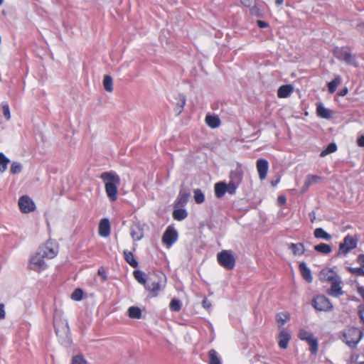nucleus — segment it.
<instances>
[{
    "mask_svg": "<svg viewBox=\"0 0 364 364\" xmlns=\"http://www.w3.org/2000/svg\"><path fill=\"white\" fill-rule=\"evenodd\" d=\"M290 319V315L286 312L278 313L276 315V321L277 323H280L281 326L284 325Z\"/></svg>",
    "mask_w": 364,
    "mask_h": 364,
    "instance_id": "34",
    "label": "nucleus"
},
{
    "mask_svg": "<svg viewBox=\"0 0 364 364\" xmlns=\"http://www.w3.org/2000/svg\"><path fill=\"white\" fill-rule=\"evenodd\" d=\"M299 268L300 272L303 277V278L308 282L311 283L313 280V277L311 275V272L310 269L306 266V264L304 262H300L299 265Z\"/></svg>",
    "mask_w": 364,
    "mask_h": 364,
    "instance_id": "19",
    "label": "nucleus"
},
{
    "mask_svg": "<svg viewBox=\"0 0 364 364\" xmlns=\"http://www.w3.org/2000/svg\"><path fill=\"white\" fill-rule=\"evenodd\" d=\"M327 281L331 282V288L327 291V294L334 297H339L343 294V291L341 286V281L338 276L328 275Z\"/></svg>",
    "mask_w": 364,
    "mask_h": 364,
    "instance_id": "8",
    "label": "nucleus"
},
{
    "mask_svg": "<svg viewBox=\"0 0 364 364\" xmlns=\"http://www.w3.org/2000/svg\"><path fill=\"white\" fill-rule=\"evenodd\" d=\"M312 336H314V335L312 333H311L306 331H304V330L301 331L299 332V337L301 340L306 341H309Z\"/></svg>",
    "mask_w": 364,
    "mask_h": 364,
    "instance_id": "48",
    "label": "nucleus"
},
{
    "mask_svg": "<svg viewBox=\"0 0 364 364\" xmlns=\"http://www.w3.org/2000/svg\"><path fill=\"white\" fill-rule=\"evenodd\" d=\"M169 308H170L171 311H175V312L179 311L181 309V304L180 300L175 299V298L172 299L170 302V304H169Z\"/></svg>",
    "mask_w": 364,
    "mask_h": 364,
    "instance_id": "42",
    "label": "nucleus"
},
{
    "mask_svg": "<svg viewBox=\"0 0 364 364\" xmlns=\"http://www.w3.org/2000/svg\"><path fill=\"white\" fill-rule=\"evenodd\" d=\"M71 364H87V363L83 355H77L73 358Z\"/></svg>",
    "mask_w": 364,
    "mask_h": 364,
    "instance_id": "47",
    "label": "nucleus"
},
{
    "mask_svg": "<svg viewBox=\"0 0 364 364\" xmlns=\"http://www.w3.org/2000/svg\"><path fill=\"white\" fill-rule=\"evenodd\" d=\"M215 194L216 198H221L226 193V183L218 182L215 184Z\"/></svg>",
    "mask_w": 364,
    "mask_h": 364,
    "instance_id": "24",
    "label": "nucleus"
},
{
    "mask_svg": "<svg viewBox=\"0 0 364 364\" xmlns=\"http://www.w3.org/2000/svg\"><path fill=\"white\" fill-rule=\"evenodd\" d=\"M336 150H337V145L336 144V143H334V142L330 143L327 146V147L321 152L320 156L324 157L329 154L335 152Z\"/></svg>",
    "mask_w": 364,
    "mask_h": 364,
    "instance_id": "39",
    "label": "nucleus"
},
{
    "mask_svg": "<svg viewBox=\"0 0 364 364\" xmlns=\"http://www.w3.org/2000/svg\"><path fill=\"white\" fill-rule=\"evenodd\" d=\"M279 183V179H277V180H276V181H272L271 182V184H272V186H277V183Z\"/></svg>",
    "mask_w": 364,
    "mask_h": 364,
    "instance_id": "63",
    "label": "nucleus"
},
{
    "mask_svg": "<svg viewBox=\"0 0 364 364\" xmlns=\"http://www.w3.org/2000/svg\"><path fill=\"white\" fill-rule=\"evenodd\" d=\"M103 86L106 91L109 92L113 91V80L111 76L107 75L104 77Z\"/></svg>",
    "mask_w": 364,
    "mask_h": 364,
    "instance_id": "35",
    "label": "nucleus"
},
{
    "mask_svg": "<svg viewBox=\"0 0 364 364\" xmlns=\"http://www.w3.org/2000/svg\"><path fill=\"white\" fill-rule=\"evenodd\" d=\"M358 238L356 235L351 236L350 235H346L343 242L339 245L338 252L337 256L341 255H346L350 250L355 249L357 247Z\"/></svg>",
    "mask_w": 364,
    "mask_h": 364,
    "instance_id": "6",
    "label": "nucleus"
},
{
    "mask_svg": "<svg viewBox=\"0 0 364 364\" xmlns=\"http://www.w3.org/2000/svg\"><path fill=\"white\" fill-rule=\"evenodd\" d=\"M289 248L292 250L294 255H302L305 252V248L303 243H291Z\"/></svg>",
    "mask_w": 364,
    "mask_h": 364,
    "instance_id": "25",
    "label": "nucleus"
},
{
    "mask_svg": "<svg viewBox=\"0 0 364 364\" xmlns=\"http://www.w3.org/2000/svg\"><path fill=\"white\" fill-rule=\"evenodd\" d=\"M191 196V193L188 191L181 189L176 200L175 206L176 208H182L186 205L188 199Z\"/></svg>",
    "mask_w": 364,
    "mask_h": 364,
    "instance_id": "14",
    "label": "nucleus"
},
{
    "mask_svg": "<svg viewBox=\"0 0 364 364\" xmlns=\"http://www.w3.org/2000/svg\"><path fill=\"white\" fill-rule=\"evenodd\" d=\"M341 82V77L339 75H336L334 79L328 83V90L330 93L336 92L337 87Z\"/></svg>",
    "mask_w": 364,
    "mask_h": 364,
    "instance_id": "30",
    "label": "nucleus"
},
{
    "mask_svg": "<svg viewBox=\"0 0 364 364\" xmlns=\"http://www.w3.org/2000/svg\"><path fill=\"white\" fill-rule=\"evenodd\" d=\"M23 166L20 162L14 161L10 167V173L11 174H17L22 171Z\"/></svg>",
    "mask_w": 364,
    "mask_h": 364,
    "instance_id": "41",
    "label": "nucleus"
},
{
    "mask_svg": "<svg viewBox=\"0 0 364 364\" xmlns=\"http://www.w3.org/2000/svg\"><path fill=\"white\" fill-rule=\"evenodd\" d=\"M186 95H184L183 94L179 95L178 97V102H177L176 105L174 109L175 112L176 113L177 115H179L182 112L183 107L186 105Z\"/></svg>",
    "mask_w": 364,
    "mask_h": 364,
    "instance_id": "26",
    "label": "nucleus"
},
{
    "mask_svg": "<svg viewBox=\"0 0 364 364\" xmlns=\"http://www.w3.org/2000/svg\"><path fill=\"white\" fill-rule=\"evenodd\" d=\"M18 206L23 213H28L35 210L36 205L32 199L28 196H23L18 200Z\"/></svg>",
    "mask_w": 364,
    "mask_h": 364,
    "instance_id": "11",
    "label": "nucleus"
},
{
    "mask_svg": "<svg viewBox=\"0 0 364 364\" xmlns=\"http://www.w3.org/2000/svg\"><path fill=\"white\" fill-rule=\"evenodd\" d=\"M243 171L241 166L238 164L236 168L230 173V181L239 186L242 180Z\"/></svg>",
    "mask_w": 364,
    "mask_h": 364,
    "instance_id": "15",
    "label": "nucleus"
},
{
    "mask_svg": "<svg viewBox=\"0 0 364 364\" xmlns=\"http://www.w3.org/2000/svg\"><path fill=\"white\" fill-rule=\"evenodd\" d=\"M284 2V0H275V4L277 6H281Z\"/></svg>",
    "mask_w": 364,
    "mask_h": 364,
    "instance_id": "62",
    "label": "nucleus"
},
{
    "mask_svg": "<svg viewBox=\"0 0 364 364\" xmlns=\"http://www.w3.org/2000/svg\"><path fill=\"white\" fill-rule=\"evenodd\" d=\"M99 234L100 236L107 237L110 235V223L107 218H103L99 224Z\"/></svg>",
    "mask_w": 364,
    "mask_h": 364,
    "instance_id": "17",
    "label": "nucleus"
},
{
    "mask_svg": "<svg viewBox=\"0 0 364 364\" xmlns=\"http://www.w3.org/2000/svg\"><path fill=\"white\" fill-rule=\"evenodd\" d=\"M356 262L361 267H364V254L359 255Z\"/></svg>",
    "mask_w": 364,
    "mask_h": 364,
    "instance_id": "52",
    "label": "nucleus"
},
{
    "mask_svg": "<svg viewBox=\"0 0 364 364\" xmlns=\"http://www.w3.org/2000/svg\"><path fill=\"white\" fill-rule=\"evenodd\" d=\"M286 198L284 196H279L277 198V202L279 205H284L286 203Z\"/></svg>",
    "mask_w": 364,
    "mask_h": 364,
    "instance_id": "57",
    "label": "nucleus"
},
{
    "mask_svg": "<svg viewBox=\"0 0 364 364\" xmlns=\"http://www.w3.org/2000/svg\"><path fill=\"white\" fill-rule=\"evenodd\" d=\"M209 364H221V360L218 353L214 349H210L208 351Z\"/></svg>",
    "mask_w": 364,
    "mask_h": 364,
    "instance_id": "33",
    "label": "nucleus"
},
{
    "mask_svg": "<svg viewBox=\"0 0 364 364\" xmlns=\"http://www.w3.org/2000/svg\"><path fill=\"white\" fill-rule=\"evenodd\" d=\"M242 5L247 7H250L252 5V0H240Z\"/></svg>",
    "mask_w": 364,
    "mask_h": 364,
    "instance_id": "58",
    "label": "nucleus"
},
{
    "mask_svg": "<svg viewBox=\"0 0 364 364\" xmlns=\"http://www.w3.org/2000/svg\"><path fill=\"white\" fill-rule=\"evenodd\" d=\"M307 343L310 346L309 350L311 354L316 355L318 352V348L317 339L314 336H312L309 341H307Z\"/></svg>",
    "mask_w": 364,
    "mask_h": 364,
    "instance_id": "36",
    "label": "nucleus"
},
{
    "mask_svg": "<svg viewBox=\"0 0 364 364\" xmlns=\"http://www.w3.org/2000/svg\"><path fill=\"white\" fill-rule=\"evenodd\" d=\"M50 243L47 242L45 246L40 247L43 255L48 259H53L57 255V250L50 247Z\"/></svg>",
    "mask_w": 364,
    "mask_h": 364,
    "instance_id": "21",
    "label": "nucleus"
},
{
    "mask_svg": "<svg viewBox=\"0 0 364 364\" xmlns=\"http://www.w3.org/2000/svg\"><path fill=\"white\" fill-rule=\"evenodd\" d=\"M97 274L102 277V279L103 281H106L107 279V276L106 274V272L105 271V269H103V267H100L98 271H97Z\"/></svg>",
    "mask_w": 364,
    "mask_h": 364,
    "instance_id": "51",
    "label": "nucleus"
},
{
    "mask_svg": "<svg viewBox=\"0 0 364 364\" xmlns=\"http://www.w3.org/2000/svg\"><path fill=\"white\" fill-rule=\"evenodd\" d=\"M317 115L323 119H330L332 117V112L331 109L326 108L322 103L317 104L316 106Z\"/></svg>",
    "mask_w": 364,
    "mask_h": 364,
    "instance_id": "20",
    "label": "nucleus"
},
{
    "mask_svg": "<svg viewBox=\"0 0 364 364\" xmlns=\"http://www.w3.org/2000/svg\"><path fill=\"white\" fill-rule=\"evenodd\" d=\"M203 306L206 309H210L211 307V303L206 298H205L202 301Z\"/></svg>",
    "mask_w": 364,
    "mask_h": 364,
    "instance_id": "54",
    "label": "nucleus"
},
{
    "mask_svg": "<svg viewBox=\"0 0 364 364\" xmlns=\"http://www.w3.org/2000/svg\"><path fill=\"white\" fill-rule=\"evenodd\" d=\"M177 230L172 226H168L162 236V242L167 247H171L178 240Z\"/></svg>",
    "mask_w": 364,
    "mask_h": 364,
    "instance_id": "10",
    "label": "nucleus"
},
{
    "mask_svg": "<svg viewBox=\"0 0 364 364\" xmlns=\"http://www.w3.org/2000/svg\"><path fill=\"white\" fill-rule=\"evenodd\" d=\"M194 193V200L195 202L198 204H201L205 200V196L202 191L199 188H196L193 191Z\"/></svg>",
    "mask_w": 364,
    "mask_h": 364,
    "instance_id": "40",
    "label": "nucleus"
},
{
    "mask_svg": "<svg viewBox=\"0 0 364 364\" xmlns=\"http://www.w3.org/2000/svg\"><path fill=\"white\" fill-rule=\"evenodd\" d=\"M10 163V159L7 158L2 152H0V173H4L8 164Z\"/></svg>",
    "mask_w": 364,
    "mask_h": 364,
    "instance_id": "38",
    "label": "nucleus"
},
{
    "mask_svg": "<svg viewBox=\"0 0 364 364\" xmlns=\"http://www.w3.org/2000/svg\"><path fill=\"white\" fill-rule=\"evenodd\" d=\"M130 233L134 240H140L144 237V230L139 223H134L132 225Z\"/></svg>",
    "mask_w": 364,
    "mask_h": 364,
    "instance_id": "18",
    "label": "nucleus"
},
{
    "mask_svg": "<svg viewBox=\"0 0 364 364\" xmlns=\"http://www.w3.org/2000/svg\"><path fill=\"white\" fill-rule=\"evenodd\" d=\"M188 216L187 211L183 208L176 209L173 212V218L178 221L184 220Z\"/></svg>",
    "mask_w": 364,
    "mask_h": 364,
    "instance_id": "32",
    "label": "nucleus"
},
{
    "mask_svg": "<svg viewBox=\"0 0 364 364\" xmlns=\"http://www.w3.org/2000/svg\"><path fill=\"white\" fill-rule=\"evenodd\" d=\"M357 144L360 147H364V136H361L357 140Z\"/></svg>",
    "mask_w": 364,
    "mask_h": 364,
    "instance_id": "59",
    "label": "nucleus"
},
{
    "mask_svg": "<svg viewBox=\"0 0 364 364\" xmlns=\"http://www.w3.org/2000/svg\"><path fill=\"white\" fill-rule=\"evenodd\" d=\"M309 217L311 223H314L316 220V214L314 211L309 213Z\"/></svg>",
    "mask_w": 364,
    "mask_h": 364,
    "instance_id": "61",
    "label": "nucleus"
},
{
    "mask_svg": "<svg viewBox=\"0 0 364 364\" xmlns=\"http://www.w3.org/2000/svg\"><path fill=\"white\" fill-rule=\"evenodd\" d=\"M362 332L356 328L348 329L343 333V341L350 348H355L360 341Z\"/></svg>",
    "mask_w": 364,
    "mask_h": 364,
    "instance_id": "7",
    "label": "nucleus"
},
{
    "mask_svg": "<svg viewBox=\"0 0 364 364\" xmlns=\"http://www.w3.org/2000/svg\"><path fill=\"white\" fill-rule=\"evenodd\" d=\"M100 178L105 182V191L111 201H115L118 196V186L120 184L119 176L114 171L103 172Z\"/></svg>",
    "mask_w": 364,
    "mask_h": 364,
    "instance_id": "2",
    "label": "nucleus"
},
{
    "mask_svg": "<svg viewBox=\"0 0 364 364\" xmlns=\"http://www.w3.org/2000/svg\"><path fill=\"white\" fill-rule=\"evenodd\" d=\"M134 277L135 279L140 283L141 284H143L144 287L146 284V280L144 277L143 272L140 270H135L133 272Z\"/></svg>",
    "mask_w": 364,
    "mask_h": 364,
    "instance_id": "44",
    "label": "nucleus"
},
{
    "mask_svg": "<svg viewBox=\"0 0 364 364\" xmlns=\"http://www.w3.org/2000/svg\"><path fill=\"white\" fill-rule=\"evenodd\" d=\"M238 186L235 183L229 181L228 183H226V192L230 195H234Z\"/></svg>",
    "mask_w": 364,
    "mask_h": 364,
    "instance_id": "46",
    "label": "nucleus"
},
{
    "mask_svg": "<svg viewBox=\"0 0 364 364\" xmlns=\"http://www.w3.org/2000/svg\"><path fill=\"white\" fill-rule=\"evenodd\" d=\"M83 291L81 289L78 288L74 290L71 294V299L75 301H80L82 299Z\"/></svg>",
    "mask_w": 364,
    "mask_h": 364,
    "instance_id": "45",
    "label": "nucleus"
},
{
    "mask_svg": "<svg viewBox=\"0 0 364 364\" xmlns=\"http://www.w3.org/2000/svg\"><path fill=\"white\" fill-rule=\"evenodd\" d=\"M348 87H345L338 92V95L339 96L343 97V96L346 95L348 94Z\"/></svg>",
    "mask_w": 364,
    "mask_h": 364,
    "instance_id": "56",
    "label": "nucleus"
},
{
    "mask_svg": "<svg viewBox=\"0 0 364 364\" xmlns=\"http://www.w3.org/2000/svg\"><path fill=\"white\" fill-rule=\"evenodd\" d=\"M321 181L320 176L316 175H308L307 178L304 183V186L308 188L311 185L317 183Z\"/></svg>",
    "mask_w": 364,
    "mask_h": 364,
    "instance_id": "37",
    "label": "nucleus"
},
{
    "mask_svg": "<svg viewBox=\"0 0 364 364\" xmlns=\"http://www.w3.org/2000/svg\"><path fill=\"white\" fill-rule=\"evenodd\" d=\"M290 338L291 335L289 331L286 329L282 330L278 336V345L279 348L282 349L287 348Z\"/></svg>",
    "mask_w": 364,
    "mask_h": 364,
    "instance_id": "16",
    "label": "nucleus"
},
{
    "mask_svg": "<svg viewBox=\"0 0 364 364\" xmlns=\"http://www.w3.org/2000/svg\"><path fill=\"white\" fill-rule=\"evenodd\" d=\"M124 256L125 261L132 267L136 268L138 267L139 263L134 259V255L132 252L129 250L124 251Z\"/></svg>",
    "mask_w": 364,
    "mask_h": 364,
    "instance_id": "28",
    "label": "nucleus"
},
{
    "mask_svg": "<svg viewBox=\"0 0 364 364\" xmlns=\"http://www.w3.org/2000/svg\"><path fill=\"white\" fill-rule=\"evenodd\" d=\"M257 25L260 28H267L269 26V24L267 22L261 21V20L257 21Z\"/></svg>",
    "mask_w": 364,
    "mask_h": 364,
    "instance_id": "55",
    "label": "nucleus"
},
{
    "mask_svg": "<svg viewBox=\"0 0 364 364\" xmlns=\"http://www.w3.org/2000/svg\"><path fill=\"white\" fill-rule=\"evenodd\" d=\"M256 165L259 178L264 180L267 176L268 171V161L266 159H259L257 161Z\"/></svg>",
    "mask_w": 364,
    "mask_h": 364,
    "instance_id": "13",
    "label": "nucleus"
},
{
    "mask_svg": "<svg viewBox=\"0 0 364 364\" xmlns=\"http://www.w3.org/2000/svg\"><path fill=\"white\" fill-rule=\"evenodd\" d=\"M205 122L211 128H217L220 124V120L217 116L207 115L205 117Z\"/></svg>",
    "mask_w": 364,
    "mask_h": 364,
    "instance_id": "29",
    "label": "nucleus"
},
{
    "mask_svg": "<svg viewBox=\"0 0 364 364\" xmlns=\"http://www.w3.org/2000/svg\"><path fill=\"white\" fill-rule=\"evenodd\" d=\"M128 316L131 318L139 319L141 318V311L137 306H131L128 309Z\"/></svg>",
    "mask_w": 364,
    "mask_h": 364,
    "instance_id": "31",
    "label": "nucleus"
},
{
    "mask_svg": "<svg viewBox=\"0 0 364 364\" xmlns=\"http://www.w3.org/2000/svg\"><path fill=\"white\" fill-rule=\"evenodd\" d=\"M250 13L252 15L256 16H262V11L257 6H254L250 9Z\"/></svg>",
    "mask_w": 364,
    "mask_h": 364,
    "instance_id": "49",
    "label": "nucleus"
},
{
    "mask_svg": "<svg viewBox=\"0 0 364 364\" xmlns=\"http://www.w3.org/2000/svg\"><path fill=\"white\" fill-rule=\"evenodd\" d=\"M3 0H0V6L2 4Z\"/></svg>",
    "mask_w": 364,
    "mask_h": 364,
    "instance_id": "64",
    "label": "nucleus"
},
{
    "mask_svg": "<svg viewBox=\"0 0 364 364\" xmlns=\"http://www.w3.org/2000/svg\"><path fill=\"white\" fill-rule=\"evenodd\" d=\"M356 29L358 31L364 32V23H359L356 26Z\"/></svg>",
    "mask_w": 364,
    "mask_h": 364,
    "instance_id": "60",
    "label": "nucleus"
},
{
    "mask_svg": "<svg viewBox=\"0 0 364 364\" xmlns=\"http://www.w3.org/2000/svg\"><path fill=\"white\" fill-rule=\"evenodd\" d=\"M315 251L323 254L328 255L332 252V247L326 243H320L314 247Z\"/></svg>",
    "mask_w": 364,
    "mask_h": 364,
    "instance_id": "27",
    "label": "nucleus"
},
{
    "mask_svg": "<svg viewBox=\"0 0 364 364\" xmlns=\"http://www.w3.org/2000/svg\"><path fill=\"white\" fill-rule=\"evenodd\" d=\"M293 89L294 88L291 85H282L277 90V96L280 98H286L291 94Z\"/></svg>",
    "mask_w": 364,
    "mask_h": 364,
    "instance_id": "22",
    "label": "nucleus"
},
{
    "mask_svg": "<svg viewBox=\"0 0 364 364\" xmlns=\"http://www.w3.org/2000/svg\"><path fill=\"white\" fill-rule=\"evenodd\" d=\"M6 317V312L4 310V304H0V321L4 319Z\"/></svg>",
    "mask_w": 364,
    "mask_h": 364,
    "instance_id": "53",
    "label": "nucleus"
},
{
    "mask_svg": "<svg viewBox=\"0 0 364 364\" xmlns=\"http://www.w3.org/2000/svg\"><path fill=\"white\" fill-rule=\"evenodd\" d=\"M333 55L337 59L344 61L348 65L355 67H358V65L356 58L351 53L349 47H337L333 50Z\"/></svg>",
    "mask_w": 364,
    "mask_h": 364,
    "instance_id": "3",
    "label": "nucleus"
},
{
    "mask_svg": "<svg viewBox=\"0 0 364 364\" xmlns=\"http://www.w3.org/2000/svg\"><path fill=\"white\" fill-rule=\"evenodd\" d=\"M314 235L317 239H322L326 241H329L332 239L331 235L326 232L321 228H318L315 229L314 232Z\"/></svg>",
    "mask_w": 364,
    "mask_h": 364,
    "instance_id": "23",
    "label": "nucleus"
},
{
    "mask_svg": "<svg viewBox=\"0 0 364 364\" xmlns=\"http://www.w3.org/2000/svg\"><path fill=\"white\" fill-rule=\"evenodd\" d=\"M217 259L220 266L228 270L234 269L235 258L231 250H222L217 255Z\"/></svg>",
    "mask_w": 364,
    "mask_h": 364,
    "instance_id": "4",
    "label": "nucleus"
},
{
    "mask_svg": "<svg viewBox=\"0 0 364 364\" xmlns=\"http://www.w3.org/2000/svg\"><path fill=\"white\" fill-rule=\"evenodd\" d=\"M53 326L60 343L65 347L72 344L68 321L63 317L61 311L55 310L53 314Z\"/></svg>",
    "mask_w": 364,
    "mask_h": 364,
    "instance_id": "1",
    "label": "nucleus"
},
{
    "mask_svg": "<svg viewBox=\"0 0 364 364\" xmlns=\"http://www.w3.org/2000/svg\"><path fill=\"white\" fill-rule=\"evenodd\" d=\"M44 255L42 252L38 250L36 254L30 259V268L34 271L40 272L47 267V264L44 261Z\"/></svg>",
    "mask_w": 364,
    "mask_h": 364,
    "instance_id": "9",
    "label": "nucleus"
},
{
    "mask_svg": "<svg viewBox=\"0 0 364 364\" xmlns=\"http://www.w3.org/2000/svg\"><path fill=\"white\" fill-rule=\"evenodd\" d=\"M312 306L318 311H331L333 306L330 299L324 295H317L311 301Z\"/></svg>",
    "mask_w": 364,
    "mask_h": 364,
    "instance_id": "5",
    "label": "nucleus"
},
{
    "mask_svg": "<svg viewBox=\"0 0 364 364\" xmlns=\"http://www.w3.org/2000/svg\"><path fill=\"white\" fill-rule=\"evenodd\" d=\"M2 111H3V114H4V116L5 117V118L6 119H9L10 117H11V114H10V110H9V107L8 105H4L2 106Z\"/></svg>",
    "mask_w": 364,
    "mask_h": 364,
    "instance_id": "50",
    "label": "nucleus"
},
{
    "mask_svg": "<svg viewBox=\"0 0 364 364\" xmlns=\"http://www.w3.org/2000/svg\"><path fill=\"white\" fill-rule=\"evenodd\" d=\"M364 267H347L346 269L348 272L351 273L352 274H354L355 276H363L364 277Z\"/></svg>",
    "mask_w": 364,
    "mask_h": 364,
    "instance_id": "43",
    "label": "nucleus"
},
{
    "mask_svg": "<svg viewBox=\"0 0 364 364\" xmlns=\"http://www.w3.org/2000/svg\"><path fill=\"white\" fill-rule=\"evenodd\" d=\"M164 277L165 276L162 275V274H159V275L156 274V275H153L152 277H149L148 282L146 284V285L144 287L146 289L154 293V296L157 295V292L161 289V279H156L155 278V277Z\"/></svg>",
    "mask_w": 364,
    "mask_h": 364,
    "instance_id": "12",
    "label": "nucleus"
}]
</instances>
